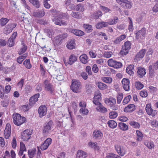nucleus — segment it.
Returning a JSON list of instances; mask_svg holds the SVG:
<instances>
[{
    "instance_id": "1",
    "label": "nucleus",
    "mask_w": 158,
    "mask_h": 158,
    "mask_svg": "<svg viewBox=\"0 0 158 158\" xmlns=\"http://www.w3.org/2000/svg\"><path fill=\"white\" fill-rule=\"evenodd\" d=\"M68 18L67 15L65 13H60L57 16H55L52 19L53 21L56 25L60 26L66 25V21L63 20V19H68Z\"/></svg>"
},
{
    "instance_id": "2",
    "label": "nucleus",
    "mask_w": 158,
    "mask_h": 158,
    "mask_svg": "<svg viewBox=\"0 0 158 158\" xmlns=\"http://www.w3.org/2000/svg\"><path fill=\"white\" fill-rule=\"evenodd\" d=\"M13 123L17 126H20L24 123L26 121L25 117L21 116L18 113H14L12 115Z\"/></svg>"
},
{
    "instance_id": "3",
    "label": "nucleus",
    "mask_w": 158,
    "mask_h": 158,
    "mask_svg": "<svg viewBox=\"0 0 158 158\" xmlns=\"http://www.w3.org/2000/svg\"><path fill=\"white\" fill-rule=\"evenodd\" d=\"M105 102L113 110H118V105H116V100L115 98L110 97L106 99L105 100Z\"/></svg>"
},
{
    "instance_id": "4",
    "label": "nucleus",
    "mask_w": 158,
    "mask_h": 158,
    "mask_svg": "<svg viewBox=\"0 0 158 158\" xmlns=\"http://www.w3.org/2000/svg\"><path fill=\"white\" fill-rule=\"evenodd\" d=\"M72 90L74 92L79 93L81 92L82 86L81 83L78 81H74L72 82L71 86Z\"/></svg>"
},
{
    "instance_id": "5",
    "label": "nucleus",
    "mask_w": 158,
    "mask_h": 158,
    "mask_svg": "<svg viewBox=\"0 0 158 158\" xmlns=\"http://www.w3.org/2000/svg\"><path fill=\"white\" fill-rule=\"evenodd\" d=\"M32 131L31 129H27L24 131L21 134V137L24 141H27L30 139Z\"/></svg>"
},
{
    "instance_id": "6",
    "label": "nucleus",
    "mask_w": 158,
    "mask_h": 158,
    "mask_svg": "<svg viewBox=\"0 0 158 158\" xmlns=\"http://www.w3.org/2000/svg\"><path fill=\"white\" fill-rule=\"evenodd\" d=\"M53 122L51 120L45 123L43 128V134L46 135H48L49 133V131L53 128Z\"/></svg>"
},
{
    "instance_id": "7",
    "label": "nucleus",
    "mask_w": 158,
    "mask_h": 158,
    "mask_svg": "<svg viewBox=\"0 0 158 158\" xmlns=\"http://www.w3.org/2000/svg\"><path fill=\"white\" fill-rule=\"evenodd\" d=\"M131 43L130 41H127L125 42L124 45L122 46V50L120 53L123 55H126L129 52L131 49Z\"/></svg>"
},
{
    "instance_id": "8",
    "label": "nucleus",
    "mask_w": 158,
    "mask_h": 158,
    "mask_svg": "<svg viewBox=\"0 0 158 158\" xmlns=\"http://www.w3.org/2000/svg\"><path fill=\"white\" fill-rule=\"evenodd\" d=\"M68 36L67 33H64L59 35L55 37L53 40V42L55 45H59L60 44L62 43V40L66 38Z\"/></svg>"
},
{
    "instance_id": "9",
    "label": "nucleus",
    "mask_w": 158,
    "mask_h": 158,
    "mask_svg": "<svg viewBox=\"0 0 158 158\" xmlns=\"http://www.w3.org/2000/svg\"><path fill=\"white\" fill-rule=\"evenodd\" d=\"M107 63L109 66L113 67L115 69L119 68L122 65L121 62L117 61L112 59H109L107 61Z\"/></svg>"
},
{
    "instance_id": "10",
    "label": "nucleus",
    "mask_w": 158,
    "mask_h": 158,
    "mask_svg": "<svg viewBox=\"0 0 158 158\" xmlns=\"http://www.w3.org/2000/svg\"><path fill=\"white\" fill-rule=\"evenodd\" d=\"M115 148L118 153L121 156H124L126 153V148L123 146L117 144L115 145Z\"/></svg>"
},
{
    "instance_id": "11",
    "label": "nucleus",
    "mask_w": 158,
    "mask_h": 158,
    "mask_svg": "<svg viewBox=\"0 0 158 158\" xmlns=\"http://www.w3.org/2000/svg\"><path fill=\"white\" fill-rule=\"evenodd\" d=\"M101 100V94L99 90L95 91L93 100V102L95 105H98Z\"/></svg>"
},
{
    "instance_id": "12",
    "label": "nucleus",
    "mask_w": 158,
    "mask_h": 158,
    "mask_svg": "<svg viewBox=\"0 0 158 158\" xmlns=\"http://www.w3.org/2000/svg\"><path fill=\"white\" fill-rule=\"evenodd\" d=\"M16 23H9L4 29V33L7 35L11 33L16 26Z\"/></svg>"
},
{
    "instance_id": "13",
    "label": "nucleus",
    "mask_w": 158,
    "mask_h": 158,
    "mask_svg": "<svg viewBox=\"0 0 158 158\" xmlns=\"http://www.w3.org/2000/svg\"><path fill=\"white\" fill-rule=\"evenodd\" d=\"M122 86L124 89L127 91H129L130 89V80L128 78H123L121 81Z\"/></svg>"
},
{
    "instance_id": "14",
    "label": "nucleus",
    "mask_w": 158,
    "mask_h": 158,
    "mask_svg": "<svg viewBox=\"0 0 158 158\" xmlns=\"http://www.w3.org/2000/svg\"><path fill=\"white\" fill-rule=\"evenodd\" d=\"M17 36V32H14L10 37L9 39L7 44L10 47H13L15 43V39Z\"/></svg>"
},
{
    "instance_id": "15",
    "label": "nucleus",
    "mask_w": 158,
    "mask_h": 158,
    "mask_svg": "<svg viewBox=\"0 0 158 158\" xmlns=\"http://www.w3.org/2000/svg\"><path fill=\"white\" fill-rule=\"evenodd\" d=\"M47 111V107L45 105L41 106L39 108L38 112L39 117L42 118L45 116Z\"/></svg>"
},
{
    "instance_id": "16",
    "label": "nucleus",
    "mask_w": 158,
    "mask_h": 158,
    "mask_svg": "<svg viewBox=\"0 0 158 158\" xmlns=\"http://www.w3.org/2000/svg\"><path fill=\"white\" fill-rule=\"evenodd\" d=\"M52 141V139L51 138H47L44 143L41 144L40 146V149L42 151L47 149L49 145L51 144Z\"/></svg>"
},
{
    "instance_id": "17",
    "label": "nucleus",
    "mask_w": 158,
    "mask_h": 158,
    "mask_svg": "<svg viewBox=\"0 0 158 158\" xmlns=\"http://www.w3.org/2000/svg\"><path fill=\"white\" fill-rule=\"evenodd\" d=\"M11 126L9 123L6 124V128L4 132V136L5 138L8 139L11 135Z\"/></svg>"
},
{
    "instance_id": "18",
    "label": "nucleus",
    "mask_w": 158,
    "mask_h": 158,
    "mask_svg": "<svg viewBox=\"0 0 158 158\" xmlns=\"http://www.w3.org/2000/svg\"><path fill=\"white\" fill-rule=\"evenodd\" d=\"M146 111L148 114L152 116H154L157 113L156 111L153 110L151 108V105L148 104L146 105Z\"/></svg>"
},
{
    "instance_id": "19",
    "label": "nucleus",
    "mask_w": 158,
    "mask_h": 158,
    "mask_svg": "<svg viewBox=\"0 0 158 158\" xmlns=\"http://www.w3.org/2000/svg\"><path fill=\"white\" fill-rule=\"evenodd\" d=\"M45 85V90L49 92L50 93L52 94L54 90L53 86L51 84L49 83L47 80H45L44 82Z\"/></svg>"
},
{
    "instance_id": "20",
    "label": "nucleus",
    "mask_w": 158,
    "mask_h": 158,
    "mask_svg": "<svg viewBox=\"0 0 158 158\" xmlns=\"http://www.w3.org/2000/svg\"><path fill=\"white\" fill-rule=\"evenodd\" d=\"M146 28H143L140 30L136 32V37L137 39H143L146 35Z\"/></svg>"
},
{
    "instance_id": "21",
    "label": "nucleus",
    "mask_w": 158,
    "mask_h": 158,
    "mask_svg": "<svg viewBox=\"0 0 158 158\" xmlns=\"http://www.w3.org/2000/svg\"><path fill=\"white\" fill-rule=\"evenodd\" d=\"M40 94L38 93L31 97L29 100V104L31 106L34 105L36 102L38 101V98H39Z\"/></svg>"
},
{
    "instance_id": "22",
    "label": "nucleus",
    "mask_w": 158,
    "mask_h": 158,
    "mask_svg": "<svg viewBox=\"0 0 158 158\" xmlns=\"http://www.w3.org/2000/svg\"><path fill=\"white\" fill-rule=\"evenodd\" d=\"M93 136L95 139H100L103 137V134L100 131L96 130L93 132Z\"/></svg>"
},
{
    "instance_id": "23",
    "label": "nucleus",
    "mask_w": 158,
    "mask_h": 158,
    "mask_svg": "<svg viewBox=\"0 0 158 158\" xmlns=\"http://www.w3.org/2000/svg\"><path fill=\"white\" fill-rule=\"evenodd\" d=\"M135 110V106L133 104L128 105L124 109V111L125 112H131Z\"/></svg>"
},
{
    "instance_id": "24",
    "label": "nucleus",
    "mask_w": 158,
    "mask_h": 158,
    "mask_svg": "<svg viewBox=\"0 0 158 158\" xmlns=\"http://www.w3.org/2000/svg\"><path fill=\"white\" fill-rule=\"evenodd\" d=\"M145 69L142 67H139L137 71V75L140 78L143 77L146 74Z\"/></svg>"
},
{
    "instance_id": "25",
    "label": "nucleus",
    "mask_w": 158,
    "mask_h": 158,
    "mask_svg": "<svg viewBox=\"0 0 158 158\" xmlns=\"http://www.w3.org/2000/svg\"><path fill=\"white\" fill-rule=\"evenodd\" d=\"M45 14V12L43 9L34 12L32 13L33 16L35 17L41 18L44 16Z\"/></svg>"
},
{
    "instance_id": "26",
    "label": "nucleus",
    "mask_w": 158,
    "mask_h": 158,
    "mask_svg": "<svg viewBox=\"0 0 158 158\" xmlns=\"http://www.w3.org/2000/svg\"><path fill=\"white\" fill-rule=\"evenodd\" d=\"M95 105L98 106L96 108V109L98 111L103 113L107 111V109L104 107L101 103H99V104Z\"/></svg>"
},
{
    "instance_id": "27",
    "label": "nucleus",
    "mask_w": 158,
    "mask_h": 158,
    "mask_svg": "<svg viewBox=\"0 0 158 158\" xmlns=\"http://www.w3.org/2000/svg\"><path fill=\"white\" fill-rule=\"evenodd\" d=\"M87 156V153L81 150H78L77 152L76 158H86Z\"/></svg>"
},
{
    "instance_id": "28",
    "label": "nucleus",
    "mask_w": 158,
    "mask_h": 158,
    "mask_svg": "<svg viewBox=\"0 0 158 158\" xmlns=\"http://www.w3.org/2000/svg\"><path fill=\"white\" fill-rule=\"evenodd\" d=\"M70 32L79 36H82L84 35V32L83 31L77 29H73L70 30Z\"/></svg>"
},
{
    "instance_id": "29",
    "label": "nucleus",
    "mask_w": 158,
    "mask_h": 158,
    "mask_svg": "<svg viewBox=\"0 0 158 158\" xmlns=\"http://www.w3.org/2000/svg\"><path fill=\"white\" fill-rule=\"evenodd\" d=\"M75 40L74 39L71 40L69 41L67 47L69 49H73L75 48Z\"/></svg>"
},
{
    "instance_id": "30",
    "label": "nucleus",
    "mask_w": 158,
    "mask_h": 158,
    "mask_svg": "<svg viewBox=\"0 0 158 158\" xmlns=\"http://www.w3.org/2000/svg\"><path fill=\"white\" fill-rule=\"evenodd\" d=\"M108 23L107 22H100L96 25V27L97 29H101L103 27H107Z\"/></svg>"
},
{
    "instance_id": "31",
    "label": "nucleus",
    "mask_w": 158,
    "mask_h": 158,
    "mask_svg": "<svg viewBox=\"0 0 158 158\" xmlns=\"http://www.w3.org/2000/svg\"><path fill=\"white\" fill-rule=\"evenodd\" d=\"M146 52V50L143 49L141 50L136 55L135 57L136 59H142L144 56Z\"/></svg>"
},
{
    "instance_id": "32",
    "label": "nucleus",
    "mask_w": 158,
    "mask_h": 158,
    "mask_svg": "<svg viewBox=\"0 0 158 158\" xmlns=\"http://www.w3.org/2000/svg\"><path fill=\"white\" fill-rule=\"evenodd\" d=\"M118 127L120 130L123 131H126L128 129L127 125L123 123H119L118 124Z\"/></svg>"
},
{
    "instance_id": "33",
    "label": "nucleus",
    "mask_w": 158,
    "mask_h": 158,
    "mask_svg": "<svg viewBox=\"0 0 158 158\" xmlns=\"http://www.w3.org/2000/svg\"><path fill=\"white\" fill-rule=\"evenodd\" d=\"M79 58L80 61L82 63L85 64L88 62V59L86 55L83 54L80 56Z\"/></svg>"
},
{
    "instance_id": "34",
    "label": "nucleus",
    "mask_w": 158,
    "mask_h": 158,
    "mask_svg": "<svg viewBox=\"0 0 158 158\" xmlns=\"http://www.w3.org/2000/svg\"><path fill=\"white\" fill-rule=\"evenodd\" d=\"M126 37V35H122L119 37L116 38L114 41V43L115 44H119Z\"/></svg>"
},
{
    "instance_id": "35",
    "label": "nucleus",
    "mask_w": 158,
    "mask_h": 158,
    "mask_svg": "<svg viewBox=\"0 0 158 158\" xmlns=\"http://www.w3.org/2000/svg\"><path fill=\"white\" fill-rule=\"evenodd\" d=\"M118 21V18L117 16H115L114 17L113 19H109L107 23H108V25H114L116 24Z\"/></svg>"
},
{
    "instance_id": "36",
    "label": "nucleus",
    "mask_w": 158,
    "mask_h": 158,
    "mask_svg": "<svg viewBox=\"0 0 158 158\" xmlns=\"http://www.w3.org/2000/svg\"><path fill=\"white\" fill-rule=\"evenodd\" d=\"M134 66L133 65H130L127 67L126 69V72L129 74L131 75L134 74L133 70Z\"/></svg>"
},
{
    "instance_id": "37",
    "label": "nucleus",
    "mask_w": 158,
    "mask_h": 158,
    "mask_svg": "<svg viewBox=\"0 0 158 158\" xmlns=\"http://www.w3.org/2000/svg\"><path fill=\"white\" fill-rule=\"evenodd\" d=\"M96 85L98 88L101 90H103L106 89L107 88V85L103 83L98 82L96 83Z\"/></svg>"
},
{
    "instance_id": "38",
    "label": "nucleus",
    "mask_w": 158,
    "mask_h": 158,
    "mask_svg": "<svg viewBox=\"0 0 158 158\" xmlns=\"http://www.w3.org/2000/svg\"><path fill=\"white\" fill-rule=\"evenodd\" d=\"M136 136H137L136 140L139 141H141L143 138V135L140 131L137 130L136 131Z\"/></svg>"
},
{
    "instance_id": "39",
    "label": "nucleus",
    "mask_w": 158,
    "mask_h": 158,
    "mask_svg": "<svg viewBox=\"0 0 158 158\" xmlns=\"http://www.w3.org/2000/svg\"><path fill=\"white\" fill-rule=\"evenodd\" d=\"M102 16V12L100 11H98L94 12L91 15V17L94 19H98L99 17Z\"/></svg>"
},
{
    "instance_id": "40",
    "label": "nucleus",
    "mask_w": 158,
    "mask_h": 158,
    "mask_svg": "<svg viewBox=\"0 0 158 158\" xmlns=\"http://www.w3.org/2000/svg\"><path fill=\"white\" fill-rule=\"evenodd\" d=\"M144 144L150 149H151L154 147V143L151 141H145L144 142Z\"/></svg>"
},
{
    "instance_id": "41",
    "label": "nucleus",
    "mask_w": 158,
    "mask_h": 158,
    "mask_svg": "<svg viewBox=\"0 0 158 158\" xmlns=\"http://www.w3.org/2000/svg\"><path fill=\"white\" fill-rule=\"evenodd\" d=\"M29 1L37 8H39L40 6V1L38 0H28Z\"/></svg>"
},
{
    "instance_id": "42",
    "label": "nucleus",
    "mask_w": 158,
    "mask_h": 158,
    "mask_svg": "<svg viewBox=\"0 0 158 158\" xmlns=\"http://www.w3.org/2000/svg\"><path fill=\"white\" fill-rule=\"evenodd\" d=\"M77 60V58L76 56L73 55H71L69 57V61H68L69 64L71 65Z\"/></svg>"
},
{
    "instance_id": "43",
    "label": "nucleus",
    "mask_w": 158,
    "mask_h": 158,
    "mask_svg": "<svg viewBox=\"0 0 158 158\" xmlns=\"http://www.w3.org/2000/svg\"><path fill=\"white\" fill-rule=\"evenodd\" d=\"M154 69L152 68V65H150L149 66L148 68L149 77L151 78L154 77L155 76Z\"/></svg>"
},
{
    "instance_id": "44",
    "label": "nucleus",
    "mask_w": 158,
    "mask_h": 158,
    "mask_svg": "<svg viewBox=\"0 0 158 158\" xmlns=\"http://www.w3.org/2000/svg\"><path fill=\"white\" fill-rule=\"evenodd\" d=\"M109 127L111 128H114L117 126V123L116 122L113 120H110L108 122Z\"/></svg>"
},
{
    "instance_id": "45",
    "label": "nucleus",
    "mask_w": 158,
    "mask_h": 158,
    "mask_svg": "<svg viewBox=\"0 0 158 158\" xmlns=\"http://www.w3.org/2000/svg\"><path fill=\"white\" fill-rule=\"evenodd\" d=\"M36 152V149L33 148L31 150H29L28 151V154L30 158H33L35 156Z\"/></svg>"
},
{
    "instance_id": "46",
    "label": "nucleus",
    "mask_w": 158,
    "mask_h": 158,
    "mask_svg": "<svg viewBox=\"0 0 158 158\" xmlns=\"http://www.w3.org/2000/svg\"><path fill=\"white\" fill-rule=\"evenodd\" d=\"M71 16L77 19H80L81 18L82 16L79 12H73L70 14Z\"/></svg>"
},
{
    "instance_id": "47",
    "label": "nucleus",
    "mask_w": 158,
    "mask_h": 158,
    "mask_svg": "<svg viewBox=\"0 0 158 158\" xmlns=\"http://www.w3.org/2000/svg\"><path fill=\"white\" fill-rule=\"evenodd\" d=\"M85 31L89 33L92 31V26L88 24H84L83 25Z\"/></svg>"
},
{
    "instance_id": "48",
    "label": "nucleus",
    "mask_w": 158,
    "mask_h": 158,
    "mask_svg": "<svg viewBox=\"0 0 158 158\" xmlns=\"http://www.w3.org/2000/svg\"><path fill=\"white\" fill-rule=\"evenodd\" d=\"M75 9L77 11L82 12L85 10L84 6L83 5L79 4L76 6Z\"/></svg>"
},
{
    "instance_id": "49",
    "label": "nucleus",
    "mask_w": 158,
    "mask_h": 158,
    "mask_svg": "<svg viewBox=\"0 0 158 158\" xmlns=\"http://www.w3.org/2000/svg\"><path fill=\"white\" fill-rule=\"evenodd\" d=\"M9 21L7 18H2L0 19V24L2 26H4Z\"/></svg>"
},
{
    "instance_id": "50",
    "label": "nucleus",
    "mask_w": 158,
    "mask_h": 158,
    "mask_svg": "<svg viewBox=\"0 0 158 158\" xmlns=\"http://www.w3.org/2000/svg\"><path fill=\"white\" fill-rule=\"evenodd\" d=\"M129 124L131 126L135 128H139L140 127L139 123L137 122L131 121L129 122Z\"/></svg>"
},
{
    "instance_id": "51",
    "label": "nucleus",
    "mask_w": 158,
    "mask_h": 158,
    "mask_svg": "<svg viewBox=\"0 0 158 158\" xmlns=\"http://www.w3.org/2000/svg\"><path fill=\"white\" fill-rule=\"evenodd\" d=\"M22 44L23 45V47L21 48L18 52V53L19 55H21L23 54L25 52L27 49V46L25 45L24 43H22Z\"/></svg>"
},
{
    "instance_id": "52",
    "label": "nucleus",
    "mask_w": 158,
    "mask_h": 158,
    "mask_svg": "<svg viewBox=\"0 0 158 158\" xmlns=\"http://www.w3.org/2000/svg\"><path fill=\"white\" fill-rule=\"evenodd\" d=\"M23 64L27 69H30L31 67V65L30 63L29 59L25 60L23 62Z\"/></svg>"
},
{
    "instance_id": "53",
    "label": "nucleus",
    "mask_w": 158,
    "mask_h": 158,
    "mask_svg": "<svg viewBox=\"0 0 158 158\" xmlns=\"http://www.w3.org/2000/svg\"><path fill=\"white\" fill-rule=\"evenodd\" d=\"M123 98V94L122 93H118L117 95V102L120 104Z\"/></svg>"
},
{
    "instance_id": "54",
    "label": "nucleus",
    "mask_w": 158,
    "mask_h": 158,
    "mask_svg": "<svg viewBox=\"0 0 158 158\" xmlns=\"http://www.w3.org/2000/svg\"><path fill=\"white\" fill-rule=\"evenodd\" d=\"M102 81L106 83L110 84L112 81V79L110 77H103L102 78Z\"/></svg>"
},
{
    "instance_id": "55",
    "label": "nucleus",
    "mask_w": 158,
    "mask_h": 158,
    "mask_svg": "<svg viewBox=\"0 0 158 158\" xmlns=\"http://www.w3.org/2000/svg\"><path fill=\"white\" fill-rule=\"evenodd\" d=\"M135 86L138 89H141L144 87L143 85L139 81H136L135 82Z\"/></svg>"
},
{
    "instance_id": "56",
    "label": "nucleus",
    "mask_w": 158,
    "mask_h": 158,
    "mask_svg": "<svg viewBox=\"0 0 158 158\" xmlns=\"http://www.w3.org/2000/svg\"><path fill=\"white\" fill-rule=\"evenodd\" d=\"M118 114L116 111H111L109 113V117L111 119L116 118L118 116Z\"/></svg>"
},
{
    "instance_id": "57",
    "label": "nucleus",
    "mask_w": 158,
    "mask_h": 158,
    "mask_svg": "<svg viewBox=\"0 0 158 158\" xmlns=\"http://www.w3.org/2000/svg\"><path fill=\"white\" fill-rule=\"evenodd\" d=\"M106 158H121L118 156L113 153H109L107 155Z\"/></svg>"
},
{
    "instance_id": "58",
    "label": "nucleus",
    "mask_w": 158,
    "mask_h": 158,
    "mask_svg": "<svg viewBox=\"0 0 158 158\" xmlns=\"http://www.w3.org/2000/svg\"><path fill=\"white\" fill-rule=\"evenodd\" d=\"M112 54L113 53L111 51H105L104 52L103 56L106 58H109L111 56Z\"/></svg>"
},
{
    "instance_id": "59",
    "label": "nucleus",
    "mask_w": 158,
    "mask_h": 158,
    "mask_svg": "<svg viewBox=\"0 0 158 158\" xmlns=\"http://www.w3.org/2000/svg\"><path fill=\"white\" fill-rule=\"evenodd\" d=\"M131 96L130 95H129L126 97L123 101V105H126L130 101V99L131 98Z\"/></svg>"
},
{
    "instance_id": "60",
    "label": "nucleus",
    "mask_w": 158,
    "mask_h": 158,
    "mask_svg": "<svg viewBox=\"0 0 158 158\" xmlns=\"http://www.w3.org/2000/svg\"><path fill=\"white\" fill-rule=\"evenodd\" d=\"M128 19L129 20L128 29L130 31H132L133 30V27L132 20L131 19L130 17L128 18Z\"/></svg>"
},
{
    "instance_id": "61",
    "label": "nucleus",
    "mask_w": 158,
    "mask_h": 158,
    "mask_svg": "<svg viewBox=\"0 0 158 158\" xmlns=\"http://www.w3.org/2000/svg\"><path fill=\"white\" fill-rule=\"evenodd\" d=\"M79 111L83 115H87L89 112L88 110L86 109L85 107L81 108L80 110Z\"/></svg>"
},
{
    "instance_id": "62",
    "label": "nucleus",
    "mask_w": 158,
    "mask_h": 158,
    "mask_svg": "<svg viewBox=\"0 0 158 158\" xmlns=\"http://www.w3.org/2000/svg\"><path fill=\"white\" fill-rule=\"evenodd\" d=\"M88 144L89 146L92 148H94L95 149L97 148L98 149V148L97 143L96 142L93 143L92 142H90Z\"/></svg>"
},
{
    "instance_id": "63",
    "label": "nucleus",
    "mask_w": 158,
    "mask_h": 158,
    "mask_svg": "<svg viewBox=\"0 0 158 158\" xmlns=\"http://www.w3.org/2000/svg\"><path fill=\"white\" fill-rule=\"evenodd\" d=\"M100 7L101 10L102 11H104L105 13H107L110 11H111V10L108 8V7L104 6H101Z\"/></svg>"
},
{
    "instance_id": "64",
    "label": "nucleus",
    "mask_w": 158,
    "mask_h": 158,
    "mask_svg": "<svg viewBox=\"0 0 158 158\" xmlns=\"http://www.w3.org/2000/svg\"><path fill=\"white\" fill-rule=\"evenodd\" d=\"M139 94L140 96L143 98H146L148 95L147 92L144 90L141 91L140 92Z\"/></svg>"
}]
</instances>
